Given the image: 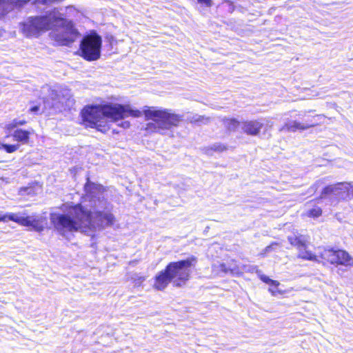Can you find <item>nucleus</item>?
Returning a JSON list of instances; mask_svg holds the SVG:
<instances>
[{
	"label": "nucleus",
	"instance_id": "6",
	"mask_svg": "<svg viewBox=\"0 0 353 353\" xmlns=\"http://www.w3.org/2000/svg\"><path fill=\"white\" fill-rule=\"evenodd\" d=\"M101 45L102 39L95 32L85 36L80 44L81 57L89 61L98 60L101 56Z\"/></svg>",
	"mask_w": 353,
	"mask_h": 353
},
{
	"label": "nucleus",
	"instance_id": "37",
	"mask_svg": "<svg viewBox=\"0 0 353 353\" xmlns=\"http://www.w3.org/2000/svg\"><path fill=\"white\" fill-rule=\"evenodd\" d=\"M144 280H145L144 277H140L139 278L140 283L143 282Z\"/></svg>",
	"mask_w": 353,
	"mask_h": 353
},
{
	"label": "nucleus",
	"instance_id": "35",
	"mask_svg": "<svg viewBox=\"0 0 353 353\" xmlns=\"http://www.w3.org/2000/svg\"><path fill=\"white\" fill-rule=\"evenodd\" d=\"M39 110V107L37 105H34L30 109V111L32 112H37Z\"/></svg>",
	"mask_w": 353,
	"mask_h": 353
},
{
	"label": "nucleus",
	"instance_id": "27",
	"mask_svg": "<svg viewBox=\"0 0 353 353\" xmlns=\"http://www.w3.org/2000/svg\"><path fill=\"white\" fill-rule=\"evenodd\" d=\"M210 149L216 152H223L226 150V147L221 143H214L211 146Z\"/></svg>",
	"mask_w": 353,
	"mask_h": 353
},
{
	"label": "nucleus",
	"instance_id": "34",
	"mask_svg": "<svg viewBox=\"0 0 353 353\" xmlns=\"http://www.w3.org/2000/svg\"><path fill=\"white\" fill-rule=\"evenodd\" d=\"M0 221L7 222L6 214H3L2 212H0Z\"/></svg>",
	"mask_w": 353,
	"mask_h": 353
},
{
	"label": "nucleus",
	"instance_id": "25",
	"mask_svg": "<svg viewBox=\"0 0 353 353\" xmlns=\"http://www.w3.org/2000/svg\"><path fill=\"white\" fill-rule=\"evenodd\" d=\"M26 123L25 120L14 119L12 122L6 125V128L9 130L14 129L18 125H23Z\"/></svg>",
	"mask_w": 353,
	"mask_h": 353
},
{
	"label": "nucleus",
	"instance_id": "15",
	"mask_svg": "<svg viewBox=\"0 0 353 353\" xmlns=\"http://www.w3.org/2000/svg\"><path fill=\"white\" fill-rule=\"evenodd\" d=\"M212 268L214 271L218 272H223L225 274L227 273H232V274H239V269L236 265L229 266L227 267V265L225 263H220L219 265L214 264L212 266Z\"/></svg>",
	"mask_w": 353,
	"mask_h": 353
},
{
	"label": "nucleus",
	"instance_id": "29",
	"mask_svg": "<svg viewBox=\"0 0 353 353\" xmlns=\"http://www.w3.org/2000/svg\"><path fill=\"white\" fill-rule=\"evenodd\" d=\"M274 288H269V291L272 295L275 296L277 293L281 294V292L277 289V287L273 286Z\"/></svg>",
	"mask_w": 353,
	"mask_h": 353
},
{
	"label": "nucleus",
	"instance_id": "3",
	"mask_svg": "<svg viewBox=\"0 0 353 353\" xmlns=\"http://www.w3.org/2000/svg\"><path fill=\"white\" fill-rule=\"evenodd\" d=\"M63 15L60 10L54 9L50 37L59 45L69 46L79 37V33L72 21L63 18Z\"/></svg>",
	"mask_w": 353,
	"mask_h": 353
},
{
	"label": "nucleus",
	"instance_id": "22",
	"mask_svg": "<svg viewBox=\"0 0 353 353\" xmlns=\"http://www.w3.org/2000/svg\"><path fill=\"white\" fill-rule=\"evenodd\" d=\"M256 274L263 282L269 284L271 286L278 287L280 284L279 281L272 280L270 279L268 276L262 274V272L260 270H256Z\"/></svg>",
	"mask_w": 353,
	"mask_h": 353
},
{
	"label": "nucleus",
	"instance_id": "18",
	"mask_svg": "<svg viewBox=\"0 0 353 353\" xmlns=\"http://www.w3.org/2000/svg\"><path fill=\"white\" fill-rule=\"evenodd\" d=\"M299 257L303 259L310 261H317V256L313 254L312 252L307 250L306 243H305L304 248H299Z\"/></svg>",
	"mask_w": 353,
	"mask_h": 353
},
{
	"label": "nucleus",
	"instance_id": "4",
	"mask_svg": "<svg viewBox=\"0 0 353 353\" xmlns=\"http://www.w3.org/2000/svg\"><path fill=\"white\" fill-rule=\"evenodd\" d=\"M54 9L46 11L43 16L30 17L20 23L22 33L27 37H38L52 28Z\"/></svg>",
	"mask_w": 353,
	"mask_h": 353
},
{
	"label": "nucleus",
	"instance_id": "7",
	"mask_svg": "<svg viewBox=\"0 0 353 353\" xmlns=\"http://www.w3.org/2000/svg\"><path fill=\"white\" fill-rule=\"evenodd\" d=\"M320 257L331 264L341 265L345 267L353 266V257L345 250L333 248H319Z\"/></svg>",
	"mask_w": 353,
	"mask_h": 353
},
{
	"label": "nucleus",
	"instance_id": "30",
	"mask_svg": "<svg viewBox=\"0 0 353 353\" xmlns=\"http://www.w3.org/2000/svg\"><path fill=\"white\" fill-rule=\"evenodd\" d=\"M323 184V181L321 180L317 181L312 187H311V189H312L314 191H316L317 188Z\"/></svg>",
	"mask_w": 353,
	"mask_h": 353
},
{
	"label": "nucleus",
	"instance_id": "14",
	"mask_svg": "<svg viewBox=\"0 0 353 353\" xmlns=\"http://www.w3.org/2000/svg\"><path fill=\"white\" fill-rule=\"evenodd\" d=\"M288 239L290 244L296 247L297 249L304 248L305 243L307 242V238L305 236L301 234H293L289 236Z\"/></svg>",
	"mask_w": 353,
	"mask_h": 353
},
{
	"label": "nucleus",
	"instance_id": "11",
	"mask_svg": "<svg viewBox=\"0 0 353 353\" xmlns=\"http://www.w3.org/2000/svg\"><path fill=\"white\" fill-rule=\"evenodd\" d=\"M263 127V123L259 120L245 121L241 123V128L248 135L256 136Z\"/></svg>",
	"mask_w": 353,
	"mask_h": 353
},
{
	"label": "nucleus",
	"instance_id": "32",
	"mask_svg": "<svg viewBox=\"0 0 353 353\" xmlns=\"http://www.w3.org/2000/svg\"><path fill=\"white\" fill-rule=\"evenodd\" d=\"M198 2L201 4H203L206 6H211V0H197Z\"/></svg>",
	"mask_w": 353,
	"mask_h": 353
},
{
	"label": "nucleus",
	"instance_id": "24",
	"mask_svg": "<svg viewBox=\"0 0 353 353\" xmlns=\"http://www.w3.org/2000/svg\"><path fill=\"white\" fill-rule=\"evenodd\" d=\"M19 145L3 144L0 143V149H4L8 153H12L17 150Z\"/></svg>",
	"mask_w": 353,
	"mask_h": 353
},
{
	"label": "nucleus",
	"instance_id": "21",
	"mask_svg": "<svg viewBox=\"0 0 353 353\" xmlns=\"http://www.w3.org/2000/svg\"><path fill=\"white\" fill-rule=\"evenodd\" d=\"M7 221H12L16 222L21 225L25 226L26 223V217L21 216L18 214L14 213H6Z\"/></svg>",
	"mask_w": 353,
	"mask_h": 353
},
{
	"label": "nucleus",
	"instance_id": "17",
	"mask_svg": "<svg viewBox=\"0 0 353 353\" xmlns=\"http://www.w3.org/2000/svg\"><path fill=\"white\" fill-rule=\"evenodd\" d=\"M12 136L16 141L26 143L29 140L30 132L19 129L14 132Z\"/></svg>",
	"mask_w": 353,
	"mask_h": 353
},
{
	"label": "nucleus",
	"instance_id": "9",
	"mask_svg": "<svg viewBox=\"0 0 353 353\" xmlns=\"http://www.w3.org/2000/svg\"><path fill=\"white\" fill-rule=\"evenodd\" d=\"M50 97L52 101L48 99L44 100V105L46 108H54L59 109L61 104H63L66 100H69L71 97L70 90L68 89H62L58 91L51 90L50 92Z\"/></svg>",
	"mask_w": 353,
	"mask_h": 353
},
{
	"label": "nucleus",
	"instance_id": "5",
	"mask_svg": "<svg viewBox=\"0 0 353 353\" xmlns=\"http://www.w3.org/2000/svg\"><path fill=\"white\" fill-rule=\"evenodd\" d=\"M196 261V257L191 256L185 260L170 263L166 266L174 286L181 287L185 284L190 278L192 268L195 266Z\"/></svg>",
	"mask_w": 353,
	"mask_h": 353
},
{
	"label": "nucleus",
	"instance_id": "13",
	"mask_svg": "<svg viewBox=\"0 0 353 353\" xmlns=\"http://www.w3.org/2000/svg\"><path fill=\"white\" fill-rule=\"evenodd\" d=\"M170 276V273L167 272V268L159 272L155 276L154 288L158 290H164L170 283H172V279Z\"/></svg>",
	"mask_w": 353,
	"mask_h": 353
},
{
	"label": "nucleus",
	"instance_id": "20",
	"mask_svg": "<svg viewBox=\"0 0 353 353\" xmlns=\"http://www.w3.org/2000/svg\"><path fill=\"white\" fill-rule=\"evenodd\" d=\"M223 124L228 130L234 131L240 125H241V123L235 119H225L223 120Z\"/></svg>",
	"mask_w": 353,
	"mask_h": 353
},
{
	"label": "nucleus",
	"instance_id": "36",
	"mask_svg": "<svg viewBox=\"0 0 353 353\" xmlns=\"http://www.w3.org/2000/svg\"><path fill=\"white\" fill-rule=\"evenodd\" d=\"M277 245V243H272V244H271V245H269V246H267V247L265 248V252H269V251L272 248V247H273L274 245Z\"/></svg>",
	"mask_w": 353,
	"mask_h": 353
},
{
	"label": "nucleus",
	"instance_id": "10",
	"mask_svg": "<svg viewBox=\"0 0 353 353\" xmlns=\"http://www.w3.org/2000/svg\"><path fill=\"white\" fill-rule=\"evenodd\" d=\"M31 0H0V19L14 9H20Z\"/></svg>",
	"mask_w": 353,
	"mask_h": 353
},
{
	"label": "nucleus",
	"instance_id": "23",
	"mask_svg": "<svg viewBox=\"0 0 353 353\" xmlns=\"http://www.w3.org/2000/svg\"><path fill=\"white\" fill-rule=\"evenodd\" d=\"M210 118L205 117V116L201 115H194L190 119V121L194 123H204L206 124L209 122Z\"/></svg>",
	"mask_w": 353,
	"mask_h": 353
},
{
	"label": "nucleus",
	"instance_id": "12",
	"mask_svg": "<svg viewBox=\"0 0 353 353\" xmlns=\"http://www.w3.org/2000/svg\"><path fill=\"white\" fill-rule=\"evenodd\" d=\"M25 226H30L37 231H43L47 225V218L43 215L28 216L26 217Z\"/></svg>",
	"mask_w": 353,
	"mask_h": 353
},
{
	"label": "nucleus",
	"instance_id": "16",
	"mask_svg": "<svg viewBox=\"0 0 353 353\" xmlns=\"http://www.w3.org/2000/svg\"><path fill=\"white\" fill-rule=\"evenodd\" d=\"M314 124L309 123H301L295 121H290L285 124L284 128H286L288 131L295 132L297 130H306L313 126Z\"/></svg>",
	"mask_w": 353,
	"mask_h": 353
},
{
	"label": "nucleus",
	"instance_id": "31",
	"mask_svg": "<svg viewBox=\"0 0 353 353\" xmlns=\"http://www.w3.org/2000/svg\"><path fill=\"white\" fill-rule=\"evenodd\" d=\"M119 125L124 129H127L130 127V123L129 121H122Z\"/></svg>",
	"mask_w": 353,
	"mask_h": 353
},
{
	"label": "nucleus",
	"instance_id": "1",
	"mask_svg": "<svg viewBox=\"0 0 353 353\" xmlns=\"http://www.w3.org/2000/svg\"><path fill=\"white\" fill-rule=\"evenodd\" d=\"M84 188L86 195L83 203L70 206L66 213L50 214L52 224L63 236L79 231L94 238L96 232L115 222L111 205L103 196V186L88 180Z\"/></svg>",
	"mask_w": 353,
	"mask_h": 353
},
{
	"label": "nucleus",
	"instance_id": "28",
	"mask_svg": "<svg viewBox=\"0 0 353 353\" xmlns=\"http://www.w3.org/2000/svg\"><path fill=\"white\" fill-rule=\"evenodd\" d=\"M256 270H259L256 266L254 265H244L242 270L248 272H256Z\"/></svg>",
	"mask_w": 353,
	"mask_h": 353
},
{
	"label": "nucleus",
	"instance_id": "33",
	"mask_svg": "<svg viewBox=\"0 0 353 353\" xmlns=\"http://www.w3.org/2000/svg\"><path fill=\"white\" fill-rule=\"evenodd\" d=\"M350 188H348V192H350V199L353 198V182L349 183Z\"/></svg>",
	"mask_w": 353,
	"mask_h": 353
},
{
	"label": "nucleus",
	"instance_id": "8",
	"mask_svg": "<svg viewBox=\"0 0 353 353\" xmlns=\"http://www.w3.org/2000/svg\"><path fill=\"white\" fill-rule=\"evenodd\" d=\"M349 183H338L326 186L322 191L321 199L327 195H332L339 200H347L350 199Z\"/></svg>",
	"mask_w": 353,
	"mask_h": 353
},
{
	"label": "nucleus",
	"instance_id": "26",
	"mask_svg": "<svg viewBox=\"0 0 353 353\" xmlns=\"http://www.w3.org/2000/svg\"><path fill=\"white\" fill-rule=\"evenodd\" d=\"M322 214V210L319 207H315L307 211V214L310 217H319Z\"/></svg>",
	"mask_w": 353,
	"mask_h": 353
},
{
	"label": "nucleus",
	"instance_id": "19",
	"mask_svg": "<svg viewBox=\"0 0 353 353\" xmlns=\"http://www.w3.org/2000/svg\"><path fill=\"white\" fill-rule=\"evenodd\" d=\"M60 10L61 12L63 13V17L67 19V17H74L77 14L78 10L72 6L65 7L64 8H57Z\"/></svg>",
	"mask_w": 353,
	"mask_h": 353
},
{
	"label": "nucleus",
	"instance_id": "2",
	"mask_svg": "<svg viewBox=\"0 0 353 353\" xmlns=\"http://www.w3.org/2000/svg\"><path fill=\"white\" fill-rule=\"evenodd\" d=\"M142 113L145 120L152 121L147 123L145 130L161 134H165L172 128L177 127L183 119V115L176 114L170 109L145 106L141 112L130 104L119 103L85 107L81 111V117L86 127L106 132L110 129L109 121L117 122L128 117L139 118Z\"/></svg>",
	"mask_w": 353,
	"mask_h": 353
}]
</instances>
